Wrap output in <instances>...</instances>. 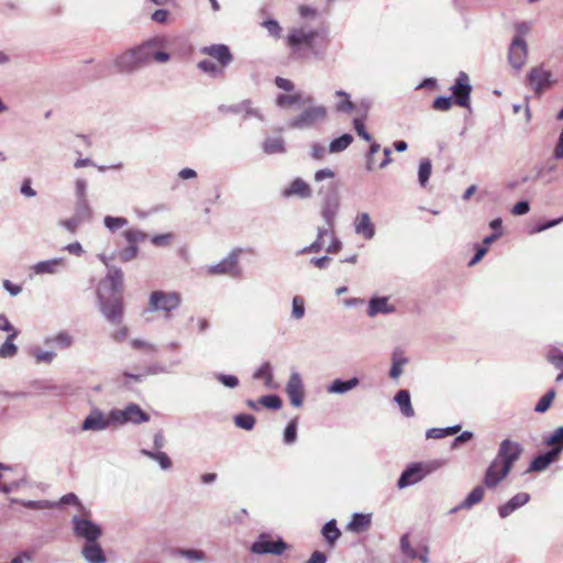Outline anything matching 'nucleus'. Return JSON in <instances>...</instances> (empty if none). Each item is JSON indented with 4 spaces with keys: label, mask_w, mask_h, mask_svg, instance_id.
Masks as SVG:
<instances>
[{
    "label": "nucleus",
    "mask_w": 563,
    "mask_h": 563,
    "mask_svg": "<svg viewBox=\"0 0 563 563\" xmlns=\"http://www.w3.org/2000/svg\"><path fill=\"white\" fill-rule=\"evenodd\" d=\"M306 101L298 106L300 108L299 113L288 120V129L309 130L325 121L327 108L323 104L317 103L309 93L306 96Z\"/></svg>",
    "instance_id": "f257e3e1"
},
{
    "label": "nucleus",
    "mask_w": 563,
    "mask_h": 563,
    "mask_svg": "<svg viewBox=\"0 0 563 563\" xmlns=\"http://www.w3.org/2000/svg\"><path fill=\"white\" fill-rule=\"evenodd\" d=\"M181 303V296L176 291L154 290L148 298V310L152 312H163L166 319Z\"/></svg>",
    "instance_id": "f03ea898"
},
{
    "label": "nucleus",
    "mask_w": 563,
    "mask_h": 563,
    "mask_svg": "<svg viewBox=\"0 0 563 563\" xmlns=\"http://www.w3.org/2000/svg\"><path fill=\"white\" fill-rule=\"evenodd\" d=\"M98 301L104 319L113 325H120L124 317L122 298L120 296L106 297L103 292H98Z\"/></svg>",
    "instance_id": "7ed1b4c3"
},
{
    "label": "nucleus",
    "mask_w": 563,
    "mask_h": 563,
    "mask_svg": "<svg viewBox=\"0 0 563 563\" xmlns=\"http://www.w3.org/2000/svg\"><path fill=\"white\" fill-rule=\"evenodd\" d=\"M319 38L323 40L321 34L317 30L302 26L292 29L287 36V42L288 45L294 49H297L301 46H306L313 54H317V43Z\"/></svg>",
    "instance_id": "20e7f679"
},
{
    "label": "nucleus",
    "mask_w": 563,
    "mask_h": 563,
    "mask_svg": "<svg viewBox=\"0 0 563 563\" xmlns=\"http://www.w3.org/2000/svg\"><path fill=\"white\" fill-rule=\"evenodd\" d=\"M111 418L117 427L133 423L140 424L150 420V415L142 410L136 404H129L123 409H112Z\"/></svg>",
    "instance_id": "39448f33"
},
{
    "label": "nucleus",
    "mask_w": 563,
    "mask_h": 563,
    "mask_svg": "<svg viewBox=\"0 0 563 563\" xmlns=\"http://www.w3.org/2000/svg\"><path fill=\"white\" fill-rule=\"evenodd\" d=\"M554 82L552 71L543 64L532 67L527 75V84L537 96H541Z\"/></svg>",
    "instance_id": "423d86ee"
},
{
    "label": "nucleus",
    "mask_w": 563,
    "mask_h": 563,
    "mask_svg": "<svg viewBox=\"0 0 563 563\" xmlns=\"http://www.w3.org/2000/svg\"><path fill=\"white\" fill-rule=\"evenodd\" d=\"M110 428H117L111 418V410L104 413L98 408H93L81 423L82 431L100 432Z\"/></svg>",
    "instance_id": "0eeeda50"
},
{
    "label": "nucleus",
    "mask_w": 563,
    "mask_h": 563,
    "mask_svg": "<svg viewBox=\"0 0 563 563\" xmlns=\"http://www.w3.org/2000/svg\"><path fill=\"white\" fill-rule=\"evenodd\" d=\"M523 448L519 442L511 439H505L500 442L496 459L505 464L504 470H512L514 464L519 460Z\"/></svg>",
    "instance_id": "6e6552de"
},
{
    "label": "nucleus",
    "mask_w": 563,
    "mask_h": 563,
    "mask_svg": "<svg viewBox=\"0 0 563 563\" xmlns=\"http://www.w3.org/2000/svg\"><path fill=\"white\" fill-rule=\"evenodd\" d=\"M431 467L429 465L422 463H411L409 464L400 474L397 486L399 489H404L408 486L415 485L422 481L429 473H431Z\"/></svg>",
    "instance_id": "1a4fd4ad"
},
{
    "label": "nucleus",
    "mask_w": 563,
    "mask_h": 563,
    "mask_svg": "<svg viewBox=\"0 0 563 563\" xmlns=\"http://www.w3.org/2000/svg\"><path fill=\"white\" fill-rule=\"evenodd\" d=\"M241 253V249L232 250L221 262L214 265H209L207 267V273L210 275H230L232 277L238 276L240 273L238 264Z\"/></svg>",
    "instance_id": "9d476101"
},
{
    "label": "nucleus",
    "mask_w": 563,
    "mask_h": 563,
    "mask_svg": "<svg viewBox=\"0 0 563 563\" xmlns=\"http://www.w3.org/2000/svg\"><path fill=\"white\" fill-rule=\"evenodd\" d=\"M71 523L75 536L85 539L87 543L96 542L102 534L101 528L89 519L75 516Z\"/></svg>",
    "instance_id": "9b49d317"
},
{
    "label": "nucleus",
    "mask_w": 563,
    "mask_h": 563,
    "mask_svg": "<svg viewBox=\"0 0 563 563\" xmlns=\"http://www.w3.org/2000/svg\"><path fill=\"white\" fill-rule=\"evenodd\" d=\"M92 219V210L89 203L76 202L74 214L66 220H60L59 225L64 227L69 233H76L78 229Z\"/></svg>",
    "instance_id": "f8f14e48"
},
{
    "label": "nucleus",
    "mask_w": 563,
    "mask_h": 563,
    "mask_svg": "<svg viewBox=\"0 0 563 563\" xmlns=\"http://www.w3.org/2000/svg\"><path fill=\"white\" fill-rule=\"evenodd\" d=\"M219 112L221 113H234L242 115L243 120H247L251 118H255L260 121H264V115L260 108L253 107V103L251 100H243L235 104H221L218 108Z\"/></svg>",
    "instance_id": "ddd939ff"
},
{
    "label": "nucleus",
    "mask_w": 563,
    "mask_h": 563,
    "mask_svg": "<svg viewBox=\"0 0 563 563\" xmlns=\"http://www.w3.org/2000/svg\"><path fill=\"white\" fill-rule=\"evenodd\" d=\"M166 40L162 36L152 37L139 46L133 47L140 67L148 65L154 59L155 48L164 47Z\"/></svg>",
    "instance_id": "4468645a"
},
{
    "label": "nucleus",
    "mask_w": 563,
    "mask_h": 563,
    "mask_svg": "<svg viewBox=\"0 0 563 563\" xmlns=\"http://www.w3.org/2000/svg\"><path fill=\"white\" fill-rule=\"evenodd\" d=\"M287 543L283 539L272 541L266 534L262 533L252 544L251 551L256 554H275L280 555L286 549Z\"/></svg>",
    "instance_id": "2eb2a0df"
},
{
    "label": "nucleus",
    "mask_w": 563,
    "mask_h": 563,
    "mask_svg": "<svg viewBox=\"0 0 563 563\" xmlns=\"http://www.w3.org/2000/svg\"><path fill=\"white\" fill-rule=\"evenodd\" d=\"M505 464L498 461L496 457L490 462L484 474V485L493 489L498 486L511 472V470H504Z\"/></svg>",
    "instance_id": "dca6fc26"
},
{
    "label": "nucleus",
    "mask_w": 563,
    "mask_h": 563,
    "mask_svg": "<svg viewBox=\"0 0 563 563\" xmlns=\"http://www.w3.org/2000/svg\"><path fill=\"white\" fill-rule=\"evenodd\" d=\"M451 89L455 97L456 104L467 108L470 106V95L472 91L467 74L461 71Z\"/></svg>",
    "instance_id": "f3484780"
},
{
    "label": "nucleus",
    "mask_w": 563,
    "mask_h": 563,
    "mask_svg": "<svg viewBox=\"0 0 563 563\" xmlns=\"http://www.w3.org/2000/svg\"><path fill=\"white\" fill-rule=\"evenodd\" d=\"M528 58V45L525 40H519V37H514L509 49H508V60L509 64L517 70L521 69L526 64Z\"/></svg>",
    "instance_id": "a211bd4d"
},
{
    "label": "nucleus",
    "mask_w": 563,
    "mask_h": 563,
    "mask_svg": "<svg viewBox=\"0 0 563 563\" xmlns=\"http://www.w3.org/2000/svg\"><path fill=\"white\" fill-rule=\"evenodd\" d=\"M286 393L294 407H300L302 405L305 388L301 375L298 372H291L286 384Z\"/></svg>",
    "instance_id": "6ab92c4d"
},
{
    "label": "nucleus",
    "mask_w": 563,
    "mask_h": 563,
    "mask_svg": "<svg viewBox=\"0 0 563 563\" xmlns=\"http://www.w3.org/2000/svg\"><path fill=\"white\" fill-rule=\"evenodd\" d=\"M339 208V196L335 192L327 194L321 205V217L328 227H334Z\"/></svg>",
    "instance_id": "aec40b11"
},
{
    "label": "nucleus",
    "mask_w": 563,
    "mask_h": 563,
    "mask_svg": "<svg viewBox=\"0 0 563 563\" xmlns=\"http://www.w3.org/2000/svg\"><path fill=\"white\" fill-rule=\"evenodd\" d=\"M108 288L113 294H120L123 288V273L120 268L111 266L107 276L99 284L98 292H103Z\"/></svg>",
    "instance_id": "412c9836"
},
{
    "label": "nucleus",
    "mask_w": 563,
    "mask_h": 563,
    "mask_svg": "<svg viewBox=\"0 0 563 563\" xmlns=\"http://www.w3.org/2000/svg\"><path fill=\"white\" fill-rule=\"evenodd\" d=\"M114 66L119 73L123 74H131L141 68L134 48L128 49L117 56Z\"/></svg>",
    "instance_id": "4be33fe9"
},
{
    "label": "nucleus",
    "mask_w": 563,
    "mask_h": 563,
    "mask_svg": "<svg viewBox=\"0 0 563 563\" xmlns=\"http://www.w3.org/2000/svg\"><path fill=\"white\" fill-rule=\"evenodd\" d=\"M353 225L355 233L363 239L372 240L375 236V224L367 212L358 213L354 219Z\"/></svg>",
    "instance_id": "5701e85b"
},
{
    "label": "nucleus",
    "mask_w": 563,
    "mask_h": 563,
    "mask_svg": "<svg viewBox=\"0 0 563 563\" xmlns=\"http://www.w3.org/2000/svg\"><path fill=\"white\" fill-rule=\"evenodd\" d=\"M201 53L217 59L223 68L231 64L233 56L230 48L224 44L203 46Z\"/></svg>",
    "instance_id": "b1692460"
},
{
    "label": "nucleus",
    "mask_w": 563,
    "mask_h": 563,
    "mask_svg": "<svg viewBox=\"0 0 563 563\" xmlns=\"http://www.w3.org/2000/svg\"><path fill=\"white\" fill-rule=\"evenodd\" d=\"M284 198L298 197L308 199L312 196V189L308 183L301 178H295L288 187L282 191Z\"/></svg>",
    "instance_id": "393cba45"
},
{
    "label": "nucleus",
    "mask_w": 563,
    "mask_h": 563,
    "mask_svg": "<svg viewBox=\"0 0 563 563\" xmlns=\"http://www.w3.org/2000/svg\"><path fill=\"white\" fill-rule=\"evenodd\" d=\"M530 501V495L528 493H518L512 496L507 503L500 505L498 507V515L500 518L505 519L509 517L517 509L523 507Z\"/></svg>",
    "instance_id": "a878e982"
},
{
    "label": "nucleus",
    "mask_w": 563,
    "mask_h": 563,
    "mask_svg": "<svg viewBox=\"0 0 563 563\" xmlns=\"http://www.w3.org/2000/svg\"><path fill=\"white\" fill-rule=\"evenodd\" d=\"M65 266L63 257L51 258L36 263L32 269L36 275H55L58 274Z\"/></svg>",
    "instance_id": "bb28decb"
},
{
    "label": "nucleus",
    "mask_w": 563,
    "mask_h": 563,
    "mask_svg": "<svg viewBox=\"0 0 563 563\" xmlns=\"http://www.w3.org/2000/svg\"><path fill=\"white\" fill-rule=\"evenodd\" d=\"M395 310V306L388 302L387 297H373L368 301L367 314L368 317L373 318L379 313H393Z\"/></svg>",
    "instance_id": "cd10ccee"
},
{
    "label": "nucleus",
    "mask_w": 563,
    "mask_h": 563,
    "mask_svg": "<svg viewBox=\"0 0 563 563\" xmlns=\"http://www.w3.org/2000/svg\"><path fill=\"white\" fill-rule=\"evenodd\" d=\"M333 228L334 227H328L327 224L325 227L318 228L317 238L324 242L327 239L330 240V244L325 247L328 253H338L342 249V243L335 236Z\"/></svg>",
    "instance_id": "c85d7f7f"
},
{
    "label": "nucleus",
    "mask_w": 563,
    "mask_h": 563,
    "mask_svg": "<svg viewBox=\"0 0 563 563\" xmlns=\"http://www.w3.org/2000/svg\"><path fill=\"white\" fill-rule=\"evenodd\" d=\"M82 556L88 563H106L107 559L100 544L96 542L86 543L81 550Z\"/></svg>",
    "instance_id": "c756f323"
},
{
    "label": "nucleus",
    "mask_w": 563,
    "mask_h": 563,
    "mask_svg": "<svg viewBox=\"0 0 563 563\" xmlns=\"http://www.w3.org/2000/svg\"><path fill=\"white\" fill-rule=\"evenodd\" d=\"M372 525V514H353L346 529L354 533L366 531Z\"/></svg>",
    "instance_id": "7c9ffc66"
},
{
    "label": "nucleus",
    "mask_w": 563,
    "mask_h": 563,
    "mask_svg": "<svg viewBox=\"0 0 563 563\" xmlns=\"http://www.w3.org/2000/svg\"><path fill=\"white\" fill-rule=\"evenodd\" d=\"M408 357L404 354L401 350H394L391 353V366L389 369V377L391 379L397 380L401 376L404 372V366L408 364Z\"/></svg>",
    "instance_id": "2f4dec72"
},
{
    "label": "nucleus",
    "mask_w": 563,
    "mask_h": 563,
    "mask_svg": "<svg viewBox=\"0 0 563 563\" xmlns=\"http://www.w3.org/2000/svg\"><path fill=\"white\" fill-rule=\"evenodd\" d=\"M358 384L360 379L357 377H352L347 380L336 378L330 385L327 386V391L329 394L343 395L354 389Z\"/></svg>",
    "instance_id": "473e14b6"
},
{
    "label": "nucleus",
    "mask_w": 563,
    "mask_h": 563,
    "mask_svg": "<svg viewBox=\"0 0 563 563\" xmlns=\"http://www.w3.org/2000/svg\"><path fill=\"white\" fill-rule=\"evenodd\" d=\"M308 93L302 91H297L291 95L279 93L276 97V104L280 108H289L291 106H300L302 101H306V96Z\"/></svg>",
    "instance_id": "72a5a7b5"
},
{
    "label": "nucleus",
    "mask_w": 563,
    "mask_h": 563,
    "mask_svg": "<svg viewBox=\"0 0 563 563\" xmlns=\"http://www.w3.org/2000/svg\"><path fill=\"white\" fill-rule=\"evenodd\" d=\"M254 379H263L264 385L268 389H275L277 386L274 383L273 367L269 362H264L260 368L253 374Z\"/></svg>",
    "instance_id": "f704fd0d"
},
{
    "label": "nucleus",
    "mask_w": 563,
    "mask_h": 563,
    "mask_svg": "<svg viewBox=\"0 0 563 563\" xmlns=\"http://www.w3.org/2000/svg\"><path fill=\"white\" fill-rule=\"evenodd\" d=\"M394 400L397 402L405 417L410 418L415 415V410L411 406L410 393L407 389L398 390Z\"/></svg>",
    "instance_id": "c9c22d12"
},
{
    "label": "nucleus",
    "mask_w": 563,
    "mask_h": 563,
    "mask_svg": "<svg viewBox=\"0 0 563 563\" xmlns=\"http://www.w3.org/2000/svg\"><path fill=\"white\" fill-rule=\"evenodd\" d=\"M73 342V336L66 331H62L55 335L47 336L44 340L45 345L55 346L60 350L70 347Z\"/></svg>",
    "instance_id": "e433bc0d"
},
{
    "label": "nucleus",
    "mask_w": 563,
    "mask_h": 563,
    "mask_svg": "<svg viewBox=\"0 0 563 563\" xmlns=\"http://www.w3.org/2000/svg\"><path fill=\"white\" fill-rule=\"evenodd\" d=\"M140 452L142 455L157 462L163 471H168L173 465L170 457L163 451L142 449Z\"/></svg>",
    "instance_id": "4c0bfd02"
},
{
    "label": "nucleus",
    "mask_w": 563,
    "mask_h": 563,
    "mask_svg": "<svg viewBox=\"0 0 563 563\" xmlns=\"http://www.w3.org/2000/svg\"><path fill=\"white\" fill-rule=\"evenodd\" d=\"M262 148L268 155L282 154L286 152V146L283 137H266L263 142Z\"/></svg>",
    "instance_id": "58836bf2"
},
{
    "label": "nucleus",
    "mask_w": 563,
    "mask_h": 563,
    "mask_svg": "<svg viewBox=\"0 0 563 563\" xmlns=\"http://www.w3.org/2000/svg\"><path fill=\"white\" fill-rule=\"evenodd\" d=\"M19 335V331L10 333L5 342L0 345V358H12L18 353V346L13 343V340Z\"/></svg>",
    "instance_id": "ea45409f"
},
{
    "label": "nucleus",
    "mask_w": 563,
    "mask_h": 563,
    "mask_svg": "<svg viewBox=\"0 0 563 563\" xmlns=\"http://www.w3.org/2000/svg\"><path fill=\"white\" fill-rule=\"evenodd\" d=\"M321 533L330 545H333L336 542V540L341 537V531L338 528L336 521L334 519L328 521L322 527Z\"/></svg>",
    "instance_id": "a19ab883"
},
{
    "label": "nucleus",
    "mask_w": 563,
    "mask_h": 563,
    "mask_svg": "<svg viewBox=\"0 0 563 563\" xmlns=\"http://www.w3.org/2000/svg\"><path fill=\"white\" fill-rule=\"evenodd\" d=\"M485 490L483 486L478 485L474 487L462 501V507H465V510H470L483 500Z\"/></svg>",
    "instance_id": "79ce46f5"
},
{
    "label": "nucleus",
    "mask_w": 563,
    "mask_h": 563,
    "mask_svg": "<svg viewBox=\"0 0 563 563\" xmlns=\"http://www.w3.org/2000/svg\"><path fill=\"white\" fill-rule=\"evenodd\" d=\"M432 172V164L429 158H422L418 168V181L420 187L426 188Z\"/></svg>",
    "instance_id": "37998d69"
},
{
    "label": "nucleus",
    "mask_w": 563,
    "mask_h": 563,
    "mask_svg": "<svg viewBox=\"0 0 563 563\" xmlns=\"http://www.w3.org/2000/svg\"><path fill=\"white\" fill-rule=\"evenodd\" d=\"M353 142V136L350 133H344L343 135L332 140L329 144L330 153H340L346 150L351 143Z\"/></svg>",
    "instance_id": "c03bdc74"
},
{
    "label": "nucleus",
    "mask_w": 563,
    "mask_h": 563,
    "mask_svg": "<svg viewBox=\"0 0 563 563\" xmlns=\"http://www.w3.org/2000/svg\"><path fill=\"white\" fill-rule=\"evenodd\" d=\"M197 66L201 71L208 74L213 78L222 77L224 74L223 67L220 65L218 66L210 59L200 60Z\"/></svg>",
    "instance_id": "a18cd8bd"
},
{
    "label": "nucleus",
    "mask_w": 563,
    "mask_h": 563,
    "mask_svg": "<svg viewBox=\"0 0 563 563\" xmlns=\"http://www.w3.org/2000/svg\"><path fill=\"white\" fill-rule=\"evenodd\" d=\"M11 503H16L22 505L25 508L34 509V510H42V509H51L55 507V503H52L49 500H24V499H16L12 498Z\"/></svg>",
    "instance_id": "49530a36"
},
{
    "label": "nucleus",
    "mask_w": 563,
    "mask_h": 563,
    "mask_svg": "<svg viewBox=\"0 0 563 563\" xmlns=\"http://www.w3.org/2000/svg\"><path fill=\"white\" fill-rule=\"evenodd\" d=\"M297 430H298V419L295 418L287 423V426L283 432V442L286 445H291L297 441Z\"/></svg>",
    "instance_id": "de8ad7c7"
},
{
    "label": "nucleus",
    "mask_w": 563,
    "mask_h": 563,
    "mask_svg": "<svg viewBox=\"0 0 563 563\" xmlns=\"http://www.w3.org/2000/svg\"><path fill=\"white\" fill-rule=\"evenodd\" d=\"M176 554L194 562H202L207 559L206 553L197 549H177Z\"/></svg>",
    "instance_id": "09e8293b"
},
{
    "label": "nucleus",
    "mask_w": 563,
    "mask_h": 563,
    "mask_svg": "<svg viewBox=\"0 0 563 563\" xmlns=\"http://www.w3.org/2000/svg\"><path fill=\"white\" fill-rule=\"evenodd\" d=\"M130 345L132 349L142 351L145 354H155L158 351L156 344L142 339H132Z\"/></svg>",
    "instance_id": "8fccbe9b"
},
{
    "label": "nucleus",
    "mask_w": 563,
    "mask_h": 563,
    "mask_svg": "<svg viewBox=\"0 0 563 563\" xmlns=\"http://www.w3.org/2000/svg\"><path fill=\"white\" fill-rule=\"evenodd\" d=\"M306 307L305 300L300 296H295L291 300V318L295 320H300L305 317Z\"/></svg>",
    "instance_id": "3c124183"
},
{
    "label": "nucleus",
    "mask_w": 563,
    "mask_h": 563,
    "mask_svg": "<svg viewBox=\"0 0 563 563\" xmlns=\"http://www.w3.org/2000/svg\"><path fill=\"white\" fill-rule=\"evenodd\" d=\"M124 239L130 245H137L146 240L147 235L139 229H129L123 233Z\"/></svg>",
    "instance_id": "603ef678"
},
{
    "label": "nucleus",
    "mask_w": 563,
    "mask_h": 563,
    "mask_svg": "<svg viewBox=\"0 0 563 563\" xmlns=\"http://www.w3.org/2000/svg\"><path fill=\"white\" fill-rule=\"evenodd\" d=\"M103 224L109 231L115 232L117 230L125 227L128 224V220L123 217L106 216Z\"/></svg>",
    "instance_id": "864d4df0"
},
{
    "label": "nucleus",
    "mask_w": 563,
    "mask_h": 563,
    "mask_svg": "<svg viewBox=\"0 0 563 563\" xmlns=\"http://www.w3.org/2000/svg\"><path fill=\"white\" fill-rule=\"evenodd\" d=\"M234 423L246 431H251L255 426V418L250 413H240L234 417Z\"/></svg>",
    "instance_id": "5fc2aeb1"
},
{
    "label": "nucleus",
    "mask_w": 563,
    "mask_h": 563,
    "mask_svg": "<svg viewBox=\"0 0 563 563\" xmlns=\"http://www.w3.org/2000/svg\"><path fill=\"white\" fill-rule=\"evenodd\" d=\"M554 397H555V391H554V389H550V390H548V391H547V393H545V394H544V395H543V396L538 400V402H537V405H536V407H534V410H536L537 412H540V413L545 412V411L550 408V406H551V404H552V401H553Z\"/></svg>",
    "instance_id": "6e6d98bb"
},
{
    "label": "nucleus",
    "mask_w": 563,
    "mask_h": 563,
    "mask_svg": "<svg viewBox=\"0 0 563 563\" xmlns=\"http://www.w3.org/2000/svg\"><path fill=\"white\" fill-rule=\"evenodd\" d=\"M258 402L268 408V409H273V410H278L282 408L283 406V401L280 399L279 396L277 395H265V396H262L260 399H258Z\"/></svg>",
    "instance_id": "4d7b16f0"
},
{
    "label": "nucleus",
    "mask_w": 563,
    "mask_h": 563,
    "mask_svg": "<svg viewBox=\"0 0 563 563\" xmlns=\"http://www.w3.org/2000/svg\"><path fill=\"white\" fill-rule=\"evenodd\" d=\"M32 355L34 356L37 364H51L55 358L56 353L54 351H44L38 347H35L32 350Z\"/></svg>",
    "instance_id": "13d9d810"
},
{
    "label": "nucleus",
    "mask_w": 563,
    "mask_h": 563,
    "mask_svg": "<svg viewBox=\"0 0 563 563\" xmlns=\"http://www.w3.org/2000/svg\"><path fill=\"white\" fill-rule=\"evenodd\" d=\"M338 97H343L344 100L336 103V110L339 112H350L355 109V104L350 100V95L344 90H338L335 92Z\"/></svg>",
    "instance_id": "bf43d9fd"
},
{
    "label": "nucleus",
    "mask_w": 563,
    "mask_h": 563,
    "mask_svg": "<svg viewBox=\"0 0 563 563\" xmlns=\"http://www.w3.org/2000/svg\"><path fill=\"white\" fill-rule=\"evenodd\" d=\"M401 552L409 559L415 560L418 556L417 551L411 547L409 541V534L405 533L401 536L399 541Z\"/></svg>",
    "instance_id": "052dcab7"
},
{
    "label": "nucleus",
    "mask_w": 563,
    "mask_h": 563,
    "mask_svg": "<svg viewBox=\"0 0 563 563\" xmlns=\"http://www.w3.org/2000/svg\"><path fill=\"white\" fill-rule=\"evenodd\" d=\"M550 464H552L544 454L536 456L529 466V472H541L544 471Z\"/></svg>",
    "instance_id": "680f3d73"
},
{
    "label": "nucleus",
    "mask_w": 563,
    "mask_h": 563,
    "mask_svg": "<svg viewBox=\"0 0 563 563\" xmlns=\"http://www.w3.org/2000/svg\"><path fill=\"white\" fill-rule=\"evenodd\" d=\"M262 26L265 27L271 36L274 38H280L282 27L279 23L274 19H268L262 22Z\"/></svg>",
    "instance_id": "e2e57ef3"
},
{
    "label": "nucleus",
    "mask_w": 563,
    "mask_h": 563,
    "mask_svg": "<svg viewBox=\"0 0 563 563\" xmlns=\"http://www.w3.org/2000/svg\"><path fill=\"white\" fill-rule=\"evenodd\" d=\"M76 202L88 203L87 200V183L85 179H77L75 183Z\"/></svg>",
    "instance_id": "0e129e2a"
},
{
    "label": "nucleus",
    "mask_w": 563,
    "mask_h": 563,
    "mask_svg": "<svg viewBox=\"0 0 563 563\" xmlns=\"http://www.w3.org/2000/svg\"><path fill=\"white\" fill-rule=\"evenodd\" d=\"M139 254V247L137 245H128L126 247L122 249L119 253V258L122 262H130L134 260Z\"/></svg>",
    "instance_id": "69168bd1"
},
{
    "label": "nucleus",
    "mask_w": 563,
    "mask_h": 563,
    "mask_svg": "<svg viewBox=\"0 0 563 563\" xmlns=\"http://www.w3.org/2000/svg\"><path fill=\"white\" fill-rule=\"evenodd\" d=\"M216 378L228 388H235L239 386L240 380L236 376L230 374H216Z\"/></svg>",
    "instance_id": "338daca9"
},
{
    "label": "nucleus",
    "mask_w": 563,
    "mask_h": 563,
    "mask_svg": "<svg viewBox=\"0 0 563 563\" xmlns=\"http://www.w3.org/2000/svg\"><path fill=\"white\" fill-rule=\"evenodd\" d=\"M548 360L558 368H563V352L554 349L548 353Z\"/></svg>",
    "instance_id": "774afa93"
}]
</instances>
